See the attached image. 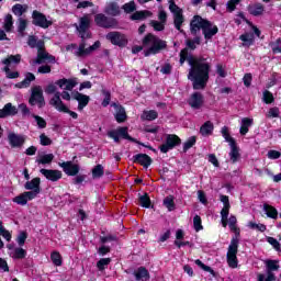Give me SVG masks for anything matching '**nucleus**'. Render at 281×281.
Returning a JSON list of instances; mask_svg holds the SVG:
<instances>
[{
    "mask_svg": "<svg viewBox=\"0 0 281 281\" xmlns=\"http://www.w3.org/2000/svg\"><path fill=\"white\" fill-rule=\"evenodd\" d=\"M56 57L49 55L47 50H45V46L37 49V57L33 61L34 65H43V63H55Z\"/></svg>",
    "mask_w": 281,
    "mask_h": 281,
    "instance_id": "obj_15",
    "label": "nucleus"
},
{
    "mask_svg": "<svg viewBox=\"0 0 281 281\" xmlns=\"http://www.w3.org/2000/svg\"><path fill=\"white\" fill-rule=\"evenodd\" d=\"M239 38L243 41V47H251L256 41L254 33L241 34Z\"/></svg>",
    "mask_w": 281,
    "mask_h": 281,
    "instance_id": "obj_30",
    "label": "nucleus"
},
{
    "mask_svg": "<svg viewBox=\"0 0 281 281\" xmlns=\"http://www.w3.org/2000/svg\"><path fill=\"white\" fill-rule=\"evenodd\" d=\"M236 223H237L236 216L231 215V217L228 218L229 229L231 232H234V234H236L237 236H240V228L236 227Z\"/></svg>",
    "mask_w": 281,
    "mask_h": 281,
    "instance_id": "obj_44",
    "label": "nucleus"
},
{
    "mask_svg": "<svg viewBox=\"0 0 281 281\" xmlns=\"http://www.w3.org/2000/svg\"><path fill=\"white\" fill-rule=\"evenodd\" d=\"M105 38L106 41H110L112 45H116V47H126V45H128V37L122 32H109L105 35Z\"/></svg>",
    "mask_w": 281,
    "mask_h": 281,
    "instance_id": "obj_10",
    "label": "nucleus"
},
{
    "mask_svg": "<svg viewBox=\"0 0 281 281\" xmlns=\"http://www.w3.org/2000/svg\"><path fill=\"white\" fill-rule=\"evenodd\" d=\"M25 256H27V251L25 249L14 248L12 258H14L15 260H23Z\"/></svg>",
    "mask_w": 281,
    "mask_h": 281,
    "instance_id": "obj_48",
    "label": "nucleus"
},
{
    "mask_svg": "<svg viewBox=\"0 0 281 281\" xmlns=\"http://www.w3.org/2000/svg\"><path fill=\"white\" fill-rule=\"evenodd\" d=\"M164 205L169 212L175 211V198L172 195L166 196L164 199Z\"/></svg>",
    "mask_w": 281,
    "mask_h": 281,
    "instance_id": "obj_49",
    "label": "nucleus"
},
{
    "mask_svg": "<svg viewBox=\"0 0 281 281\" xmlns=\"http://www.w3.org/2000/svg\"><path fill=\"white\" fill-rule=\"evenodd\" d=\"M40 172L48 181L56 182V181H60V179H63V171H60V170L41 169Z\"/></svg>",
    "mask_w": 281,
    "mask_h": 281,
    "instance_id": "obj_18",
    "label": "nucleus"
},
{
    "mask_svg": "<svg viewBox=\"0 0 281 281\" xmlns=\"http://www.w3.org/2000/svg\"><path fill=\"white\" fill-rule=\"evenodd\" d=\"M27 4H15L12 7V12L15 14V16H19V19H22L23 14L27 12Z\"/></svg>",
    "mask_w": 281,
    "mask_h": 281,
    "instance_id": "obj_35",
    "label": "nucleus"
},
{
    "mask_svg": "<svg viewBox=\"0 0 281 281\" xmlns=\"http://www.w3.org/2000/svg\"><path fill=\"white\" fill-rule=\"evenodd\" d=\"M148 16H153V13L150 11H136L132 14V20L142 21L144 19H148Z\"/></svg>",
    "mask_w": 281,
    "mask_h": 281,
    "instance_id": "obj_38",
    "label": "nucleus"
},
{
    "mask_svg": "<svg viewBox=\"0 0 281 281\" xmlns=\"http://www.w3.org/2000/svg\"><path fill=\"white\" fill-rule=\"evenodd\" d=\"M266 117H280V109L279 108H271L268 113L266 114Z\"/></svg>",
    "mask_w": 281,
    "mask_h": 281,
    "instance_id": "obj_60",
    "label": "nucleus"
},
{
    "mask_svg": "<svg viewBox=\"0 0 281 281\" xmlns=\"http://www.w3.org/2000/svg\"><path fill=\"white\" fill-rule=\"evenodd\" d=\"M186 45L189 49L194 52V49H196V45H201V37L195 35L193 40H187Z\"/></svg>",
    "mask_w": 281,
    "mask_h": 281,
    "instance_id": "obj_45",
    "label": "nucleus"
},
{
    "mask_svg": "<svg viewBox=\"0 0 281 281\" xmlns=\"http://www.w3.org/2000/svg\"><path fill=\"white\" fill-rule=\"evenodd\" d=\"M25 30H27V20L24 18L18 19V32L20 36H25Z\"/></svg>",
    "mask_w": 281,
    "mask_h": 281,
    "instance_id": "obj_39",
    "label": "nucleus"
},
{
    "mask_svg": "<svg viewBox=\"0 0 281 281\" xmlns=\"http://www.w3.org/2000/svg\"><path fill=\"white\" fill-rule=\"evenodd\" d=\"M193 227L195 232H201V229H203V225L201 224V216L195 215L193 217Z\"/></svg>",
    "mask_w": 281,
    "mask_h": 281,
    "instance_id": "obj_59",
    "label": "nucleus"
},
{
    "mask_svg": "<svg viewBox=\"0 0 281 281\" xmlns=\"http://www.w3.org/2000/svg\"><path fill=\"white\" fill-rule=\"evenodd\" d=\"M8 142L11 148H23V144H25V136L10 132L8 134Z\"/></svg>",
    "mask_w": 281,
    "mask_h": 281,
    "instance_id": "obj_16",
    "label": "nucleus"
},
{
    "mask_svg": "<svg viewBox=\"0 0 281 281\" xmlns=\"http://www.w3.org/2000/svg\"><path fill=\"white\" fill-rule=\"evenodd\" d=\"M138 201L142 207H150V198L148 196V193H144L143 195H140Z\"/></svg>",
    "mask_w": 281,
    "mask_h": 281,
    "instance_id": "obj_54",
    "label": "nucleus"
},
{
    "mask_svg": "<svg viewBox=\"0 0 281 281\" xmlns=\"http://www.w3.org/2000/svg\"><path fill=\"white\" fill-rule=\"evenodd\" d=\"M40 144L42 146H52V139L47 135L41 134L40 135Z\"/></svg>",
    "mask_w": 281,
    "mask_h": 281,
    "instance_id": "obj_61",
    "label": "nucleus"
},
{
    "mask_svg": "<svg viewBox=\"0 0 281 281\" xmlns=\"http://www.w3.org/2000/svg\"><path fill=\"white\" fill-rule=\"evenodd\" d=\"M203 94L201 92H194L189 99V106L191 109H201L203 106Z\"/></svg>",
    "mask_w": 281,
    "mask_h": 281,
    "instance_id": "obj_20",
    "label": "nucleus"
},
{
    "mask_svg": "<svg viewBox=\"0 0 281 281\" xmlns=\"http://www.w3.org/2000/svg\"><path fill=\"white\" fill-rule=\"evenodd\" d=\"M134 164H139L140 166H144L145 168H148L150 164H153V158L146 154H138L133 156Z\"/></svg>",
    "mask_w": 281,
    "mask_h": 281,
    "instance_id": "obj_26",
    "label": "nucleus"
},
{
    "mask_svg": "<svg viewBox=\"0 0 281 281\" xmlns=\"http://www.w3.org/2000/svg\"><path fill=\"white\" fill-rule=\"evenodd\" d=\"M250 229H257L258 232H267V226L265 224H256L254 222L248 223Z\"/></svg>",
    "mask_w": 281,
    "mask_h": 281,
    "instance_id": "obj_56",
    "label": "nucleus"
},
{
    "mask_svg": "<svg viewBox=\"0 0 281 281\" xmlns=\"http://www.w3.org/2000/svg\"><path fill=\"white\" fill-rule=\"evenodd\" d=\"M240 3V0H228L227 2V10L228 12H234L236 10V5Z\"/></svg>",
    "mask_w": 281,
    "mask_h": 281,
    "instance_id": "obj_64",
    "label": "nucleus"
},
{
    "mask_svg": "<svg viewBox=\"0 0 281 281\" xmlns=\"http://www.w3.org/2000/svg\"><path fill=\"white\" fill-rule=\"evenodd\" d=\"M195 265L201 269H203V271H206L207 273H211L212 276H214V270L210 266H205V263H203L201 259L195 260Z\"/></svg>",
    "mask_w": 281,
    "mask_h": 281,
    "instance_id": "obj_57",
    "label": "nucleus"
},
{
    "mask_svg": "<svg viewBox=\"0 0 281 281\" xmlns=\"http://www.w3.org/2000/svg\"><path fill=\"white\" fill-rule=\"evenodd\" d=\"M238 238H233L231 245L228 246V251L226 255L228 267L236 269L238 267Z\"/></svg>",
    "mask_w": 281,
    "mask_h": 281,
    "instance_id": "obj_8",
    "label": "nucleus"
},
{
    "mask_svg": "<svg viewBox=\"0 0 281 281\" xmlns=\"http://www.w3.org/2000/svg\"><path fill=\"white\" fill-rule=\"evenodd\" d=\"M249 12L252 16H260L265 12V5L261 3L252 4L249 7Z\"/></svg>",
    "mask_w": 281,
    "mask_h": 281,
    "instance_id": "obj_37",
    "label": "nucleus"
},
{
    "mask_svg": "<svg viewBox=\"0 0 281 281\" xmlns=\"http://www.w3.org/2000/svg\"><path fill=\"white\" fill-rule=\"evenodd\" d=\"M188 63L191 67L189 69L188 79L192 82L195 91H201L207 87L210 81V71H212V64L207 61L204 56L189 55L188 48L180 52V65Z\"/></svg>",
    "mask_w": 281,
    "mask_h": 281,
    "instance_id": "obj_1",
    "label": "nucleus"
},
{
    "mask_svg": "<svg viewBox=\"0 0 281 281\" xmlns=\"http://www.w3.org/2000/svg\"><path fill=\"white\" fill-rule=\"evenodd\" d=\"M19 65L21 63V55H10L8 58L2 60V65H5L3 68V71L7 75V78L14 79L19 78V71H11L10 70V65Z\"/></svg>",
    "mask_w": 281,
    "mask_h": 281,
    "instance_id": "obj_11",
    "label": "nucleus"
},
{
    "mask_svg": "<svg viewBox=\"0 0 281 281\" xmlns=\"http://www.w3.org/2000/svg\"><path fill=\"white\" fill-rule=\"evenodd\" d=\"M57 85L60 89H64V91H72L78 82L74 79H59Z\"/></svg>",
    "mask_w": 281,
    "mask_h": 281,
    "instance_id": "obj_27",
    "label": "nucleus"
},
{
    "mask_svg": "<svg viewBox=\"0 0 281 281\" xmlns=\"http://www.w3.org/2000/svg\"><path fill=\"white\" fill-rule=\"evenodd\" d=\"M181 144V138L175 134H168L166 136L165 144L160 145V151L168 153V150H172L176 146Z\"/></svg>",
    "mask_w": 281,
    "mask_h": 281,
    "instance_id": "obj_13",
    "label": "nucleus"
},
{
    "mask_svg": "<svg viewBox=\"0 0 281 281\" xmlns=\"http://www.w3.org/2000/svg\"><path fill=\"white\" fill-rule=\"evenodd\" d=\"M149 25H151L156 32H164V30H166V24L164 22L151 20Z\"/></svg>",
    "mask_w": 281,
    "mask_h": 281,
    "instance_id": "obj_51",
    "label": "nucleus"
},
{
    "mask_svg": "<svg viewBox=\"0 0 281 281\" xmlns=\"http://www.w3.org/2000/svg\"><path fill=\"white\" fill-rule=\"evenodd\" d=\"M114 132L119 134V137H123V139H131L128 127H119L117 130H114Z\"/></svg>",
    "mask_w": 281,
    "mask_h": 281,
    "instance_id": "obj_55",
    "label": "nucleus"
},
{
    "mask_svg": "<svg viewBox=\"0 0 281 281\" xmlns=\"http://www.w3.org/2000/svg\"><path fill=\"white\" fill-rule=\"evenodd\" d=\"M104 12L109 16H120V14H122V10L120 9V4H117V2H108L105 4Z\"/></svg>",
    "mask_w": 281,
    "mask_h": 281,
    "instance_id": "obj_23",
    "label": "nucleus"
},
{
    "mask_svg": "<svg viewBox=\"0 0 281 281\" xmlns=\"http://www.w3.org/2000/svg\"><path fill=\"white\" fill-rule=\"evenodd\" d=\"M24 188L31 190L27 191L30 194H34L35 198L38 196V194H41V178H33L32 180L26 181Z\"/></svg>",
    "mask_w": 281,
    "mask_h": 281,
    "instance_id": "obj_17",
    "label": "nucleus"
},
{
    "mask_svg": "<svg viewBox=\"0 0 281 281\" xmlns=\"http://www.w3.org/2000/svg\"><path fill=\"white\" fill-rule=\"evenodd\" d=\"M32 18L33 25H36L37 27H43V30H47V27L53 24L52 21L47 20V16H45V14L38 11H33Z\"/></svg>",
    "mask_w": 281,
    "mask_h": 281,
    "instance_id": "obj_14",
    "label": "nucleus"
},
{
    "mask_svg": "<svg viewBox=\"0 0 281 281\" xmlns=\"http://www.w3.org/2000/svg\"><path fill=\"white\" fill-rule=\"evenodd\" d=\"M50 260L55 267H61L63 266V257L60 256V252L54 251L50 255Z\"/></svg>",
    "mask_w": 281,
    "mask_h": 281,
    "instance_id": "obj_47",
    "label": "nucleus"
},
{
    "mask_svg": "<svg viewBox=\"0 0 281 281\" xmlns=\"http://www.w3.org/2000/svg\"><path fill=\"white\" fill-rule=\"evenodd\" d=\"M273 54H281V40L278 38L274 43L271 44Z\"/></svg>",
    "mask_w": 281,
    "mask_h": 281,
    "instance_id": "obj_62",
    "label": "nucleus"
},
{
    "mask_svg": "<svg viewBox=\"0 0 281 281\" xmlns=\"http://www.w3.org/2000/svg\"><path fill=\"white\" fill-rule=\"evenodd\" d=\"M111 106L115 109L114 117L119 124H122V122H126V110L124 106L117 103H112Z\"/></svg>",
    "mask_w": 281,
    "mask_h": 281,
    "instance_id": "obj_22",
    "label": "nucleus"
},
{
    "mask_svg": "<svg viewBox=\"0 0 281 281\" xmlns=\"http://www.w3.org/2000/svg\"><path fill=\"white\" fill-rule=\"evenodd\" d=\"M29 104H31V106H35V104H37L40 109L45 106V97L43 95V88L41 86H34L31 89Z\"/></svg>",
    "mask_w": 281,
    "mask_h": 281,
    "instance_id": "obj_9",
    "label": "nucleus"
},
{
    "mask_svg": "<svg viewBox=\"0 0 281 281\" xmlns=\"http://www.w3.org/2000/svg\"><path fill=\"white\" fill-rule=\"evenodd\" d=\"M169 10L173 14V23H175L176 30L181 32V34H186V32L183 30H181V25H183V21H184L183 10H181V8H179L175 3V0H169Z\"/></svg>",
    "mask_w": 281,
    "mask_h": 281,
    "instance_id": "obj_5",
    "label": "nucleus"
},
{
    "mask_svg": "<svg viewBox=\"0 0 281 281\" xmlns=\"http://www.w3.org/2000/svg\"><path fill=\"white\" fill-rule=\"evenodd\" d=\"M75 27L78 32L79 38H81V43L79 44V47L77 52L75 53L76 56L79 58H82L85 56H89L92 52H95V49H99L100 42L97 41L94 44L87 48V38H91V15L85 14L79 19V24H75Z\"/></svg>",
    "mask_w": 281,
    "mask_h": 281,
    "instance_id": "obj_2",
    "label": "nucleus"
},
{
    "mask_svg": "<svg viewBox=\"0 0 281 281\" xmlns=\"http://www.w3.org/2000/svg\"><path fill=\"white\" fill-rule=\"evenodd\" d=\"M196 144V136H191L188 138V140L183 144V153H188L192 146Z\"/></svg>",
    "mask_w": 281,
    "mask_h": 281,
    "instance_id": "obj_53",
    "label": "nucleus"
},
{
    "mask_svg": "<svg viewBox=\"0 0 281 281\" xmlns=\"http://www.w3.org/2000/svg\"><path fill=\"white\" fill-rule=\"evenodd\" d=\"M94 23L98 27H103V30H115L119 24L115 18H109L104 13L95 14Z\"/></svg>",
    "mask_w": 281,
    "mask_h": 281,
    "instance_id": "obj_7",
    "label": "nucleus"
},
{
    "mask_svg": "<svg viewBox=\"0 0 281 281\" xmlns=\"http://www.w3.org/2000/svg\"><path fill=\"white\" fill-rule=\"evenodd\" d=\"M122 10H124V12H126V14H131L132 12H135L137 10V7L135 5V1L125 3L122 7Z\"/></svg>",
    "mask_w": 281,
    "mask_h": 281,
    "instance_id": "obj_52",
    "label": "nucleus"
},
{
    "mask_svg": "<svg viewBox=\"0 0 281 281\" xmlns=\"http://www.w3.org/2000/svg\"><path fill=\"white\" fill-rule=\"evenodd\" d=\"M50 106H54L60 113H69L72 120H78V113L67 109L60 99V92H55L54 97L49 100Z\"/></svg>",
    "mask_w": 281,
    "mask_h": 281,
    "instance_id": "obj_6",
    "label": "nucleus"
},
{
    "mask_svg": "<svg viewBox=\"0 0 281 281\" xmlns=\"http://www.w3.org/2000/svg\"><path fill=\"white\" fill-rule=\"evenodd\" d=\"M4 31L5 32H12L14 27V20L12 18V14H7L4 19V24H3Z\"/></svg>",
    "mask_w": 281,
    "mask_h": 281,
    "instance_id": "obj_43",
    "label": "nucleus"
},
{
    "mask_svg": "<svg viewBox=\"0 0 281 281\" xmlns=\"http://www.w3.org/2000/svg\"><path fill=\"white\" fill-rule=\"evenodd\" d=\"M34 80H36V76H34V74L32 72H27L25 75V78L22 82L18 83V87H20V89L24 88L27 89V87H30V85H32V82H34Z\"/></svg>",
    "mask_w": 281,
    "mask_h": 281,
    "instance_id": "obj_33",
    "label": "nucleus"
},
{
    "mask_svg": "<svg viewBox=\"0 0 281 281\" xmlns=\"http://www.w3.org/2000/svg\"><path fill=\"white\" fill-rule=\"evenodd\" d=\"M229 157L233 164H236V161L240 159V149H238V146L236 145V143L231 145Z\"/></svg>",
    "mask_w": 281,
    "mask_h": 281,
    "instance_id": "obj_34",
    "label": "nucleus"
},
{
    "mask_svg": "<svg viewBox=\"0 0 281 281\" xmlns=\"http://www.w3.org/2000/svg\"><path fill=\"white\" fill-rule=\"evenodd\" d=\"M263 101L266 104H271L273 102V93L269 92V90L263 91Z\"/></svg>",
    "mask_w": 281,
    "mask_h": 281,
    "instance_id": "obj_63",
    "label": "nucleus"
},
{
    "mask_svg": "<svg viewBox=\"0 0 281 281\" xmlns=\"http://www.w3.org/2000/svg\"><path fill=\"white\" fill-rule=\"evenodd\" d=\"M74 100H77L78 102V111H82L87 104H89V101L91 98L87 94H82L80 92H75L72 95Z\"/></svg>",
    "mask_w": 281,
    "mask_h": 281,
    "instance_id": "obj_24",
    "label": "nucleus"
},
{
    "mask_svg": "<svg viewBox=\"0 0 281 281\" xmlns=\"http://www.w3.org/2000/svg\"><path fill=\"white\" fill-rule=\"evenodd\" d=\"M166 41L157 37L153 33H149L143 38V46H134L132 48V53L139 54V52L145 48L146 50H144V55L151 56L159 54V52H161V49H166Z\"/></svg>",
    "mask_w": 281,
    "mask_h": 281,
    "instance_id": "obj_3",
    "label": "nucleus"
},
{
    "mask_svg": "<svg viewBox=\"0 0 281 281\" xmlns=\"http://www.w3.org/2000/svg\"><path fill=\"white\" fill-rule=\"evenodd\" d=\"M59 166L63 168L64 172L68 175V177H76V175L80 172V166L74 164L72 161L60 162Z\"/></svg>",
    "mask_w": 281,
    "mask_h": 281,
    "instance_id": "obj_19",
    "label": "nucleus"
},
{
    "mask_svg": "<svg viewBox=\"0 0 281 281\" xmlns=\"http://www.w3.org/2000/svg\"><path fill=\"white\" fill-rule=\"evenodd\" d=\"M36 196H34V193H29L27 191L16 195L13 198V203H16L18 205H27V201H34Z\"/></svg>",
    "mask_w": 281,
    "mask_h": 281,
    "instance_id": "obj_21",
    "label": "nucleus"
},
{
    "mask_svg": "<svg viewBox=\"0 0 281 281\" xmlns=\"http://www.w3.org/2000/svg\"><path fill=\"white\" fill-rule=\"evenodd\" d=\"M27 45L32 49H34V48L41 49V47H45V42L43 40H38L37 36L31 35V36H29Z\"/></svg>",
    "mask_w": 281,
    "mask_h": 281,
    "instance_id": "obj_28",
    "label": "nucleus"
},
{
    "mask_svg": "<svg viewBox=\"0 0 281 281\" xmlns=\"http://www.w3.org/2000/svg\"><path fill=\"white\" fill-rule=\"evenodd\" d=\"M214 131V124L210 121L205 122L201 128H200V133L201 135H203L204 137H206L207 135H212V132Z\"/></svg>",
    "mask_w": 281,
    "mask_h": 281,
    "instance_id": "obj_36",
    "label": "nucleus"
},
{
    "mask_svg": "<svg viewBox=\"0 0 281 281\" xmlns=\"http://www.w3.org/2000/svg\"><path fill=\"white\" fill-rule=\"evenodd\" d=\"M101 177H104V167L102 165H97L92 169V178L101 179Z\"/></svg>",
    "mask_w": 281,
    "mask_h": 281,
    "instance_id": "obj_46",
    "label": "nucleus"
},
{
    "mask_svg": "<svg viewBox=\"0 0 281 281\" xmlns=\"http://www.w3.org/2000/svg\"><path fill=\"white\" fill-rule=\"evenodd\" d=\"M33 117L38 126V128H46L47 127V122L45 121V119L36 115V114H33Z\"/></svg>",
    "mask_w": 281,
    "mask_h": 281,
    "instance_id": "obj_58",
    "label": "nucleus"
},
{
    "mask_svg": "<svg viewBox=\"0 0 281 281\" xmlns=\"http://www.w3.org/2000/svg\"><path fill=\"white\" fill-rule=\"evenodd\" d=\"M267 267V278L265 274H258V281H276V273L273 271H278L280 269V266L278 265L277 260H268L266 262Z\"/></svg>",
    "mask_w": 281,
    "mask_h": 281,
    "instance_id": "obj_12",
    "label": "nucleus"
},
{
    "mask_svg": "<svg viewBox=\"0 0 281 281\" xmlns=\"http://www.w3.org/2000/svg\"><path fill=\"white\" fill-rule=\"evenodd\" d=\"M263 210L268 218H278V210L269 204H263Z\"/></svg>",
    "mask_w": 281,
    "mask_h": 281,
    "instance_id": "obj_40",
    "label": "nucleus"
},
{
    "mask_svg": "<svg viewBox=\"0 0 281 281\" xmlns=\"http://www.w3.org/2000/svg\"><path fill=\"white\" fill-rule=\"evenodd\" d=\"M19 113V109L12 105V103H7L3 109L0 110V119L14 116Z\"/></svg>",
    "mask_w": 281,
    "mask_h": 281,
    "instance_id": "obj_25",
    "label": "nucleus"
},
{
    "mask_svg": "<svg viewBox=\"0 0 281 281\" xmlns=\"http://www.w3.org/2000/svg\"><path fill=\"white\" fill-rule=\"evenodd\" d=\"M250 126H254V119H249V117L241 119V126L239 130L240 135H245L246 133H249Z\"/></svg>",
    "mask_w": 281,
    "mask_h": 281,
    "instance_id": "obj_31",
    "label": "nucleus"
},
{
    "mask_svg": "<svg viewBox=\"0 0 281 281\" xmlns=\"http://www.w3.org/2000/svg\"><path fill=\"white\" fill-rule=\"evenodd\" d=\"M109 265H111V258H102L97 262L99 271H104Z\"/></svg>",
    "mask_w": 281,
    "mask_h": 281,
    "instance_id": "obj_50",
    "label": "nucleus"
},
{
    "mask_svg": "<svg viewBox=\"0 0 281 281\" xmlns=\"http://www.w3.org/2000/svg\"><path fill=\"white\" fill-rule=\"evenodd\" d=\"M157 117H159V113L155 110L144 111L140 115V120H143V122H153V120H157Z\"/></svg>",
    "mask_w": 281,
    "mask_h": 281,
    "instance_id": "obj_32",
    "label": "nucleus"
},
{
    "mask_svg": "<svg viewBox=\"0 0 281 281\" xmlns=\"http://www.w3.org/2000/svg\"><path fill=\"white\" fill-rule=\"evenodd\" d=\"M222 136L224 137L225 142L229 144V146H234V144H236V139L229 135V128H227V126L222 127Z\"/></svg>",
    "mask_w": 281,
    "mask_h": 281,
    "instance_id": "obj_41",
    "label": "nucleus"
},
{
    "mask_svg": "<svg viewBox=\"0 0 281 281\" xmlns=\"http://www.w3.org/2000/svg\"><path fill=\"white\" fill-rule=\"evenodd\" d=\"M35 161L36 164H42L43 166L52 164V161H54V154H46L44 156H40L38 158H36Z\"/></svg>",
    "mask_w": 281,
    "mask_h": 281,
    "instance_id": "obj_42",
    "label": "nucleus"
},
{
    "mask_svg": "<svg viewBox=\"0 0 281 281\" xmlns=\"http://www.w3.org/2000/svg\"><path fill=\"white\" fill-rule=\"evenodd\" d=\"M201 30L206 41L212 40L216 34H218V26L205 19H202L200 15H194L190 22V32L192 36H196Z\"/></svg>",
    "mask_w": 281,
    "mask_h": 281,
    "instance_id": "obj_4",
    "label": "nucleus"
},
{
    "mask_svg": "<svg viewBox=\"0 0 281 281\" xmlns=\"http://www.w3.org/2000/svg\"><path fill=\"white\" fill-rule=\"evenodd\" d=\"M134 274L137 281L150 280V273H148V270L144 267L138 268L137 271L134 272Z\"/></svg>",
    "mask_w": 281,
    "mask_h": 281,
    "instance_id": "obj_29",
    "label": "nucleus"
}]
</instances>
